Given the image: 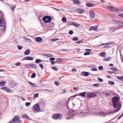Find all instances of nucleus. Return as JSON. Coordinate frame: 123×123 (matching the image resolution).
<instances>
[{
  "mask_svg": "<svg viewBox=\"0 0 123 123\" xmlns=\"http://www.w3.org/2000/svg\"><path fill=\"white\" fill-rule=\"evenodd\" d=\"M36 77V73H33L31 76V78H34Z\"/></svg>",
  "mask_w": 123,
  "mask_h": 123,
  "instance_id": "obj_34",
  "label": "nucleus"
},
{
  "mask_svg": "<svg viewBox=\"0 0 123 123\" xmlns=\"http://www.w3.org/2000/svg\"><path fill=\"white\" fill-rule=\"evenodd\" d=\"M58 40V39L54 38V39H52L51 41L53 42H55V41H57V40Z\"/></svg>",
  "mask_w": 123,
  "mask_h": 123,
  "instance_id": "obj_55",
  "label": "nucleus"
},
{
  "mask_svg": "<svg viewBox=\"0 0 123 123\" xmlns=\"http://www.w3.org/2000/svg\"><path fill=\"white\" fill-rule=\"evenodd\" d=\"M90 54V52H87L84 53V55H88Z\"/></svg>",
  "mask_w": 123,
  "mask_h": 123,
  "instance_id": "obj_45",
  "label": "nucleus"
},
{
  "mask_svg": "<svg viewBox=\"0 0 123 123\" xmlns=\"http://www.w3.org/2000/svg\"><path fill=\"white\" fill-rule=\"evenodd\" d=\"M31 68L30 69H36L37 67L34 64H31Z\"/></svg>",
  "mask_w": 123,
  "mask_h": 123,
  "instance_id": "obj_19",
  "label": "nucleus"
},
{
  "mask_svg": "<svg viewBox=\"0 0 123 123\" xmlns=\"http://www.w3.org/2000/svg\"><path fill=\"white\" fill-rule=\"evenodd\" d=\"M67 106L68 109H72L74 107L75 104L72 101H70V99L69 98L67 103Z\"/></svg>",
  "mask_w": 123,
  "mask_h": 123,
  "instance_id": "obj_3",
  "label": "nucleus"
},
{
  "mask_svg": "<svg viewBox=\"0 0 123 123\" xmlns=\"http://www.w3.org/2000/svg\"><path fill=\"white\" fill-rule=\"evenodd\" d=\"M16 7V6L15 5L14 6H10V7L11 9L13 11L14 9H15Z\"/></svg>",
  "mask_w": 123,
  "mask_h": 123,
  "instance_id": "obj_38",
  "label": "nucleus"
},
{
  "mask_svg": "<svg viewBox=\"0 0 123 123\" xmlns=\"http://www.w3.org/2000/svg\"><path fill=\"white\" fill-rule=\"evenodd\" d=\"M91 70L92 71H97V69L96 68H92L91 69Z\"/></svg>",
  "mask_w": 123,
  "mask_h": 123,
  "instance_id": "obj_49",
  "label": "nucleus"
},
{
  "mask_svg": "<svg viewBox=\"0 0 123 123\" xmlns=\"http://www.w3.org/2000/svg\"><path fill=\"white\" fill-rule=\"evenodd\" d=\"M55 84L57 86H58L60 85V83L57 81H55Z\"/></svg>",
  "mask_w": 123,
  "mask_h": 123,
  "instance_id": "obj_42",
  "label": "nucleus"
},
{
  "mask_svg": "<svg viewBox=\"0 0 123 123\" xmlns=\"http://www.w3.org/2000/svg\"><path fill=\"white\" fill-rule=\"evenodd\" d=\"M55 58H50L49 59V60H50L54 61L55 60Z\"/></svg>",
  "mask_w": 123,
  "mask_h": 123,
  "instance_id": "obj_60",
  "label": "nucleus"
},
{
  "mask_svg": "<svg viewBox=\"0 0 123 123\" xmlns=\"http://www.w3.org/2000/svg\"><path fill=\"white\" fill-rule=\"evenodd\" d=\"M120 99V98L119 96H115L112 98L113 108L117 112L119 110L122 106Z\"/></svg>",
  "mask_w": 123,
  "mask_h": 123,
  "instance_id": "obj_1",
  "label": "nucleus"
},
{
  "mask_svg": "<svg viewBox=\"0 0 123 123\" xmlns=\"http://www.w3.org/2000/svg\"><path fill=\"white\" fill-rule=\"evenodd\" d=\"M90 18L92 19L95 17V15L94 12L93 11H91L90 13Z\"/></svg>",
  "mask_w": 123,
  "mask_h": 123,
  "instance_id": "obj_13",
  "label": "nucleus"
},
{
  "mask_svg": "<svg viewBox=\"0 0 123 123\" xmlns=\"http://www.w3.org/2000/svg\"><path fill=\"white\" fill-rule=\"evenodd\" d=\"M76 112L74 111H69L67 115V117L66 118L67 119H69L71 117L74 116L75 115Z\"/></svg>",
  "mask_w": 123,
  "mask_h": 123,
  "instance_id": "obj_5",
  "label": "nucleus"
},
{
  "mask_svg": "<svg viewBox=\"0 0 123 123\" xmlns=\"http://www.w3.org/2000/svg\"><path fill=\"white\" fill-rule=\"evenodd\" d=\"M117 78L118 79L123 81V76L122 77L120 76H117Z\"/></svg>",
  "mask_w": 123,
  "mask_h": 123,
  "instance_id": "obj_32",
  "label": "nucleus"
},
{
  "mask_svg": "<svg viewBox=\"0 0 123 123\" xmlns=\"http://www.w3.org/2000/svg\"><path fill=\"white\" fill-rule=\"evenodd\" d=\"M62 115L58 113L54 114L52 116V118L53 119H57L59 118H61L62 117Z\"/></svg>",
  "mask_w": 123,
  "mask_h": 123,
  "instance_id": "obj_8",
  "label": "nucleus"
},
{
  "mask_svg": "<svg viewBox=\"0 0 123 123\" xmlns=\"http://www.w3.org/2000/svg\"><path fill=\"white\" fill-rule=\"evenodd\" d=\"M119 10V9H117V8L114 7V8L113 9V10Z\"/></svg>",
  "mask_w": 123,
  "mask_h": 123,
  "instance_id": "obj_64",
  "label": "nucleus"
},
{
  "mask_svg": "<svg viewBox=\"0 0 123 123\" xmlns=\"http://www.w3.org/2000/svg\"><path fill=\"white\" fill-rule=\"evenodd\" d=\"M112 70L115 71H118L117 69L116 68L112 67L111 68Z\"/></svg>",
  "mask_w": 123,
  "mask_h": 123,
  "instance_id": "obj_33",
  "label": "nucleus"
},
{
  "mask_svg": "<svg viewBox=\"0 0 123 123\" xmlns=\"http://www.w3.org/2000/svg\"><path fill=\"white\" fill-rule=\"evenodd\" d=\"M36 41L37 42H38V37H36Z\"/></svg>",
  "mask_w": 123,
  "mask_h": 123,
  "instance_id": "obj_63",
  "label": "nucleus"
},
{
  "mask_svg": "<svg viewBox=\"0 0 123 123\" xmlns=\"http://www.w3.org/2000/svg\"><path fill=\"white\" fill-rule=\"evenodd\" d=\"M18 49L19 50H21L22 48V47L19 45H17Z\"/></svg>",
  "mask_w": 123,
  "mask_h": 123,
  "instance_id": "obj_37",
  "label": "nucleus"
},
{
  "mask_svg": "<svg viewBox=\"0 0 123 123\" xmlns=\"http://www.w3.org/2000/svg\"><path fill=\"white\" fill-rule=\"evenodd\" d=\"M86 111H84L83 112H81L80 113L82 114V115H86L87 113H88L89 111H90V110L88 109L87 110H86Z\"/></svg>",
  "mask_w": 123,
  "mask_h": 123,
  "instance_id": "obj_15",
  "label": "nucleus"
},
{
  "mask_svg": "<svg viewBox=\"0 0 123 123\" xmlns=\"http://www.w3.org/2000/svg\"><path fill=\"white\" fill-rule=\"evenodd\" d=\"M39 66L41 67V68L43 69L44 68L43 66V65L42 64H40L39 65Z\"/></svg>",
  "mask_w": 123,
  "mask_h": 123,
  "instance_id": "obj_47",
  "label": "nucleus"
},
{
  "mask_svg": "<svg viewBox=\"0 0 123 123\" xmlns=\"http://www.w3.org/2000/svg\"><path fill=\"white\" fill-rule=\"evenodd\" d=\"M74 4H79V0H74Z\"/></svg>",
  "mask_w": 123,
  "mask_h": 123,
  "instance_id": "obj_30",
  "label": "nucleus"
},
{
  "mask_svg": "<svg viewBox=\"0 0 123 123\" xmlns=\"http://www.w3.org/2000/svg\"><path fill=\"white\" fill-rule=\"evenodd\" d=\"M31 66V64H27L25 65V67L27 69H30Z\"/></svg>",
  "mask_w": 123,
  "mask_h": 123,
  "instance_id": "obj_27",
  "label": "nucleus"
},
{
  "mask_svg": "<svg viewBox=\"0 0 123 123\" xmlns=\"http://www.w3.org/2000/svg\"><path fill=\"white\" fill-rule=\"evenodd\" d=\"M98 115H100L102 117L105 116L107 114L103 112H98Z\"/></svg>",
  "mask_w": 123,
  "mask_h": 123,
  "instance_id": "obj_17",
  "label": "nucleus"
},
{
  "mask_svg": "<svg viewBox=\"0 0 123 123\" xmlns=\"http://www.w3.org/2000/svg\"><path fill=\"white\" fill-rule=\"evenodd\" d=\"M52 68L54 70H56L57 68L55 67H53Z\"/></svg>",
  "mask_w": 123,
  "mask_h": 123,
  "instance_id": "obj_57",
  "label": "nucleus"
},
{
  "mask_svg": "<svg viewBox=\"0 0 123 123\" xmlns=\"http://www.w3.org/2000/svg\"><path fill=\"white\" fill-rule=\"evenodd\" d=\"M98 69L100 70H102L103 69V67L102 66H99L98 67Z\"/></svg>",
  "mask_w": 123,
  "mask_h": 123,
  "instance_id": "obj_53",
  "label": "nucleus"
},
{
  "mask_svg": "<svg viewBox=\"0 0 123 123\" xmlns=\"http://www.w3.org/2000/svg\"><path fill=\"white\" fill-rule=\"evenodd\" d=\"M69 24L70 25H73L77 28H79L80 26V25L78 24L77 23H75L74 22H70L69 23Z\"/></svg>",
  "mask_w": 123,
  "mask_h": 123,
  "instance_id": "obj_11",
  "label": "nucleus"
},
{
  "mask_svg": "<svg viewBox=\"0 0 123 123\" xmlns=\"http://www.w3.org/2000/svg\"><path fill=\"white\" fill-rule=\"evenodd\" d=\"M123 114L122 113V114L120 116L118 117L117 119V120H118L120 119L123 116Z\"/></svg>",
  "mask_w": 123,
  "mask_h": 123,
  "instance_id": "obj_51",
  "label": "nucleus"
},
{
  "mask_svg": "<svg viewBox=\"0 0 123 123\" xmlns=\"http://www.w3.org/2000/svg\"><path fill=\"white\" fill-rule=\"evenodd\" d=\"M13 123H23V122L20 119V117L17 116H16L12 119Z\"/></svg>",
  "mask_w": 123,
  "mask_h": 123,
  "instance_id": "obj_4",
  "label": "nucleus"
},
{
  "mask_svg": "<svg viewBox=\"0 0 123 123\" xmlns=\"http://www.w3.org/2000/svg\"><path fill=\"white\" fill-rule=\"evenodd\" d=\"M61 58L58 59L56 62L58 63L59 62H61Z\"/></svg>",
  "mask_w": 123,
  "mask_h": 123,
  "instance_id": "obj_52",
  "label": "nucleus"
},
{
  "mask_svg": "<svg viewBox=\"0 0 123 123\" xmlns=\"http://www.w3.org/2000/svg\"><path fill=\"white\" fill-rule=\"evenodd\" d=\"M81 74L83 76H88L89 75V73L87 72H83L81 73Z\"/></svg>",
  "mask_w": 123,
  "mask_h": 123,
  "instance_id": "obj_16",
  "label": "nucleus"
},
{
  "mask_svg": "<svg viewBox=\"0 0 123 123\" xmlns=\"http://www.w3.org/2000/svg\"><path fill=\"white\" fill-rule=\"evenodd\" d=\"M86 93H81L79 95L83 97H85L86 96Z\"/></svg>",
  "mask_w": 123,
  "mask_h": 123,
  "instance_id": "obj_31",
  "label": "nucleus"
},
{
  "mask_svg": "<svg viewBox=\"0 0 123 123\" xmlns=\"http://www.w3.org/2000/svg\"><path fill=\"white\" fill-rule=\"evenodd\" d=\"M119 16L123 18V13L119 14Z\"/></svg>",
  "mask_w": 123,
  "mask_h": 123,
  "instance_id": "obj_58",
  "label": "nucleus"
},
{
  "mask_svg": "<svg viewBox=\"0 0 123 123\" xmlns=\"http://www.w3.org/2000/svg\"><path fill=\"white\" fill-rule=\"evenodd\" d=\"M86 6L88 7H92L95 6V5L92 3H88L86 4Z\"/></svg>",
  "mask_w": 123,
  "mask_h": 123,
  "instance_id": "obj_20",
  "label": "nucleus"
},
{
  "mask_svg": "<svg viewBox=\"0 0 123 123\" xmlns=\"http://www.w3.org/2000/svg\"><path fill=\"white\" fill-rule=\"evenodd\" d=\"M117 112V111H116L115 110H114L112 111H110V112H109L108 113L109 114H113L115 113H116Z\"/></svg>",
  "mask_w": 123,
  "mask_h": 123,
  "instance_id": "obj_29",
  "label": "nucleus"
},
{
  "mask_svg": "<svg viewBox=\"0 0 123 123\" xmlns=\"http://www.w3.org/2000/svg\"><path fill=\"white\" fill-rule=\"evenodd\" d=\"M82 42V40L79 41H78L77 42V43L78 44H79L80 43H81Z\"/></svg>",
  "mask_w": 123,
  "mask_h": 123,
  "instance_id": "obj_62",
  "label": "nucleus"
},
{
  "mask_svg": "<svg viewBox=\"0 0 123 123\" xmlns=\"http://www.w3.org/2000/svg\"><path fill=\"white\" fill-rule=\"evenodd\" d=\"M62 50L64 52H66L68 50V49H62Z\"/></svg>",
  "mask_w": 123,
  "mask_h": 123,
  "instance_id": "obj_59",
  "label": "nucleus"
},
{
  "mask_svg": "<svg viewBox=\"0 0 123 123\" xmlns=\"http://www.w3.org/2000/svg\"><path fill=\"white\" fill-rule=\"evenodd\" d=\"M40 101L41 103H42L43 106L44 105L46 102V101L45 100H43V99H41L40 100Z\"/></svg>",
  "mask_w": 123,
  "mask_h": 123,
  "instance_id": "obj_23",
  "label": "nucleus"
},
{
  "mask_svg": "<svg viewBox=\"0 0 123 123\" xmlns=\"http://www.w3.org/2000/svg\"><path fill=\"white\" fill-rule=\"evenodd\" d=\"M46 55V56H48L49 57H52L53 56V55L51 54H47Z\"/></svg>",
  "mask_w": 123,
  "mask_h": 123,
  "instance_id": "obj_40",
  "label": "nucleus"
},
{
  "mask_svg": "<svg viewBox=\"0 0 123 123\" xmlns=\"http://www.w3.org/2000/svg\"><path fill=\"white\" fill-rule=\"evenodd\" d=\"M5 81H2L0 82V86H3L5 84Z\"/></svg>",
  "mask_w": 123,
  "mask_h": 123,
  "instance_id": "obj_25",
  "label": "nucleus"
},
{
  "mask_svg": "<svg viewBox=\"0 0 123 123\" xmlns=\"http://www.w3.org/2000/svg\"><path fill=\"white\" fill-rule=\"evenodd\" d=\"M38 95V93H36L34 95V99H35L36 98V97H37Z\"/></svg>",
  "mask_w": 123,
  "mask_h": 123,
  "instance_id": "obj_43",
  "label": "nucleus"
},
{
  "mask_svg": "<svg viewBox=\"0 0 123 123\" xmlns=\"http://www.w3.org/2000/svg\"><path fill=\"white\" fill-rule=\"evenodd\" d=\"M62 20L63 22H66V18L65 17H63L62 19Z\"/></svg>",
  "mask_w": 123,
  "mask_h": 123,
  "instance_id": "obj_39",
  "label": "nucleus"
},
{
  "mask_svg": "<svg viewBox=\"0 0 123 123\" xmlns=\"http://www.w3.org/2000/svg\"><path fill=\"white\" fill-rule=\"evenodd\" d=\"M30 50L29 49H27L24 52V54L26 55H28L30 53Z\"/></svg>",
  "mask_w": 123,
  "mask_h": 123,
  "instance_id": "obj_22",
  "label": "nucleus"
},
{
  "mask_svg": "<svg viewBox=\"0 0 123 123\" xmlns=\"http://www.w3.org/2000/svg\"><path fill=\"white\" fill-rule=\"evenodd\" d=\"M33 111L34 112L38 111V104L37 103L33 106L32 107Z\"/></svg>",
  "mask_w": 123,
  "mask_h": 123,
  "instance_id": "obj_7",
  "label": "nucleus"
},
{
  "mask_svg": "<svg viewBox=\"0 0 123 123\" xmlns=\"http://www.w3.org/2000/svg\"><path fill=\"white\" fill-rule=\"evenodd\" d=\"M3 15L2 12L0 10V26L2 27L1 29L4 32L5 30L6 23L3 18Z\"/></svg>",
  "mask_w": 123,
  "mask_h": 123,
  "instance_id": "obj_2",
  "label": "nucleus"
},
{
  "mask_svg": "<svg viewBox=\"0 0 123 123\" xmlns=\"http://www.w3.org/2000/svg\"><path fill=\"white\" fill-rule=\"evenodd\" d=\"M77 11L79 13H82L84 11V10L80 8L77 9Z\"/></svg>",
  "mask_w": 123,
  "mask_h": 123,
  "instance_id": "obj_26",
  "label": "nucleus"
},
{
  "mask_svg": "<svg viewBox=\"0 0 123 123\" xmlns=\"http://www.w3.org/2000/svg\"><path fill=\"white\" fill-rule=\"evenodd\" d=\"M109 83L110 84L113 85L114 84V82L112 81H109Z\"/></svg>",
  "mask_w": 123,
  "mask_h": 123,
  "instance_id": "obj_54",
  "label": "nucleus"
},
{
  "mask_svg": "<svg viewBox=\"0 0 123 123\" xmlns=\"http://www.w3.org/2000/svg\"><path fill=\"white\" fill-rule=\"evenodd\" d=\"M15 65L16 66H20L21 65V63L20 62H18L15 64Z\"/></svg>",
  "mask_w": 123,
  "mask_h": 123,
  "instance_id": "obj_48",
  "label": "nucleus"
},
{
  "mask_svg": "<svg viewBox=\"0 0 123 123\" xmlns=\"http://www.w3.org/2000/svg\"><path fill=\"white\" fill-rule=\"evenodd\" d=\"M28 82L33 87H37V86L34 83H33L30 81H28Z\"/></svg>",
  "mask_w": 123,
  "mask_h": 123,
  "instance_id": "obj_21",
  "label": "nucleus"
},
{
  "mask_svg": "<svg viewBox=\"0 0 123 123\" xmlns=\"http://www.w3.org/2000/svg\"><path fill=\"white\" fill-rule=\"evenodd\" d=\"M111 59V58L108 57L107 58L104 59L103 61H110Z\"/></svg>",
  "mask_w": 123,
  "mask_h": 123,
  "instance_id": "obj_28",
  "label": "nucleus"
},
{
  "mask_svg": "<svg viewBox=\"0 0 123 123\" xmlns=\"http://www.w3.org/2000/svg\"><path fill=\"white\" fill-rule=\"evenodd\" d=\"M111 44V43H103V44H101L99 45L98 46H101V45H106V44Z\"/></svg>",
  "mask_w": 123,
  "mask_h": 123,
  "instance_id": "obj_50",
  "label": "nucleus"
},
{
  "mask_svg": "<svg viewBox=\"0 0 123 123\" xmlns=\"http://www.w3.org/2000/svg\"><path fill=\"white\" fill-rule=\"evenodd\" d=\"M78 38L76 37H75L72 39L74 41H76L78 40Z\"/></svg>",
  "mask_w": 123,
  "mask_h": 123,
  "instance_id": "obj_46",
  "label": "nucleus"
},
{
  "mask_svg": "<svg viewBox=\"0 0 123 123\" xmlns=\"http://www.w3.org/2000/svg\"><path fill=\"white\" fill-rule=\"evenodd\" d=\"M51 19L50 16H46L43 18V20L45 23H47L48 22L50 23Z\"/></svg>",
  "mask_w": 123,
  "mask_h": 123,
  "instance_id": "obj_6",
  "label": "nucleus"
},
{
  "mask_svg": "<svg viewBox=\"0 0 123 123\" xmlns=\"http://www.w3.org/2000/svg\"><path fill=\"white\" fill-rule=\"evenodd\" d=\"M73 33V31L72 30H70L69 32V34L70 35H72Z\"/></svg>",
  "mask_w": 123,
  "mask_h": 123,
  "instance_id": "obj_44",
  "label": "nucleus"
},
{
  "mask_svg": "<svg viewBox=\"0 0 123 123\" xmlns=\"http://www.w3.org/2000/svg\"><path fill=\"white\" fill-rule=\"evenodd\" d=\"M31 104V103L30 102H26L25 104V105L27 106L28 107L29 105Z\"/></svg>",
  "mask_w": 123,
  "mask_h": 123,
  "instance_id": "obj_41",
  "label": "nucleus"
},
{
  "mask_svg": "<svg viewBox=\"0 0 123 123\" xmlns=\"http://www.w3.org/2000/svg\"><path fill=\"white\" fill-rule=\"evenodd\" d=\"M98 27L97 26H95L94 27L91 26L89 29V30L90 31L91 30H96L97 29Z\"/></svg>",
  "mask_w": 123,
  "mask_h": 123,
  "instance_id": "obj_14",
  "label": "nucleus"
},
{
  "mask_svg": "<svg viewBox=\"0 0 123 123\" xmlns=\"http://www.w3.org/2000/svg\"><path fill=\"white\" fill-rule=\"evenodd\" d=\"M23 60H29L30 61H32L33 60V58L32 57L30 56H27L23 58Z\"/></svg>",
  "mask_w": 123,
  "mask_h": 123,
  "instance_id": "obj_12",
  "label": "nucleus"
},
{
  "mask_svg": "<svg viewBox=\"0 0 123 123\" xmlns=\"http://www.w3.org/2000/svg\"><path fill=\"white\" fill-rule=\"evenodd\" d=\"M85 50L86 51H88L87 52H91L90 49H86Z\"/></svg>",
  "mask_w": 123,
  "mask_h": 123,
  "instance_id": "obj_61",
  "label": "nucleus"
},
{
  "mask_svg": "<svg viewBox=\"0 0 123 123\" xmlns=\"http://www.w3.org/2000/svg\"><path fill=\"white\" fill-rule=\"evenodd\" d=\"M98 79L99 81L100 82H103V80L102 79H100L99 78H98Z\"/></svg>",
  "mask_w": 123,
  "mask_h": 123,
  "instance_id": "obj_56",
  "label": "nucleus"
},
{
  "mask_svg": "<svg viewBox=\"0 0 123 123\" xmlns=\"http://www.w3.org/2000/svg\"><path fill=\"white\" fill-rule=\"evenodd\" d=\"M0 89L1 90H4V91L6 92H10L11 91V90L9 88L6 87H4L1 88Z\"/></svg>",
  "mask_w": 123,
  "mask_h": 123,
  "instance_id": "obj_10",
  "label": "nucleus"
},
{
  "mask_svg": "<svg viewBox=\"0 0 123 123\" xmlns=\"http://www.w3.org/2000/svg\"><path fill=\"white\" fill-rule=\"evenodd\" d=\"M97 96V94L95 93H87L86 96L88 98H92Z\"/></svg>",
  "mask_w": 123,
  "mask_h": 123,
  "instance_id": "obj_9",
  "label": "nucleus"
},
{
  "mask_svg": "<svg viewBox=\"0 0 123 123\" xmlns=\"http://www.w3.org/2000/svg\"><path fill=\"white\" fill-rule=\"evenodd\" d=\"M106 53L105 52L103 53H100L99 55L100 56L104 58H105V55H106Z\"/></svg>",
  "mask_w": 123,
  "mask_h": 123,
  "instance_id": "obj_24",
  "label": "nucleus"
},
{
  "mask_svg": "<svg viewBox=\"0 0 123 123\" xmlns=\"http://www.w3.org/2000/svg\"><path fill=\"white\" fill-rule=\"evenodd\" d=\"M22 117L26 118L27 119L29 120H30V117L26 114H23L22 115Z\"/></svg>",
  "mask_w": 123,
  "mask_h": 123,
  "instance_id": "obj_18",
  "label": "nucleus"
},
{
  "mask_svg": "<svg viewBox=\"0 0 123 123\" xmlns=\"http://www.w3.org/2000/svg\"><path fill=\"white\" fill-rule=\"evenodd\" d=\"M99 86L100 84L99 83L94 84L93 85V86L96 87H99Z\"/></svg>",
  "mask_w": 123,
  "mask_h": 123,
  "instance_id": "obj_35",
  "label": "nucleus"
},
{
  "mask_svg": "<svg viewBox=\"0 0 123 123\" xmlns=\"http://www.w3.org/2000/svg\"><path fill=\"white\" fill-rule=\"evenodd\" d=\"M43 41V40L42 38L40 37H39V42H42Z\"/></svg>",
  "mask_w": 123,
  "mask_h": 123,
  "instance_id": "obj_36",
  "label": "nucleus"
}]
</instances>
